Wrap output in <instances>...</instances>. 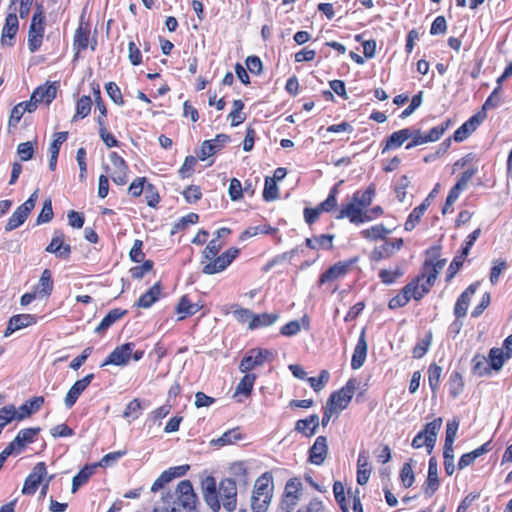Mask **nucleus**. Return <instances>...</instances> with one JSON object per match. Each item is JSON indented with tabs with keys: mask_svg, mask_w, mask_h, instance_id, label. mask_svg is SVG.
Listing matches in <instances>:
<instances>
[{
	"mask_svg": "<svg viewBox=\"0 0 512 512\" xmlns=\"http://www.w3.org/2000/svg\"><path fill=\"white\" fill-rule=\"evenodd\" d=\"M173 495L176 505L182 507L185 512H199V498L190 480H181L177 484Z\"/></svg>",
	"mask_w": 512,
	"mask_h": 512,
	"instance_id": "obj_1",
	"label": "nucleus"
},
{
	"mask_svg": "<svg viewBox=\"0 0 512 512\" xmlns=\"http://www.w3.org/2000/svg\"><path fill=\"white\" fill-rule=\"evenodd\" d=\"M220 504L227 512H233L237 506V485L231 477L222 479L219 483Z\"/></svg>",
	"mask_w": 512,
	"mask_h": 512,
	"instance_id": "obj_2",
	"label": "nucleus"
},
{
	"mask_svg": "<svg viewBox=\"0 0 512 512\" xmlns=\"http://www.w3.org/2000/svg\"><path fill=\"white\" fill-rule=\"evenodd\" d=\"M273 360V353L267 349L256 348L248 352L240 362L239 370L247 373L259 366H263L266 361Z\"/></svg>",
	"mask_w": 512,
	"mask_h": 512,
	"instance_id": "obj_3",
	"label": "nucleus"
},
{
	"mask_svg": "<svg viewBox=\"0 0 512 512\" xmlns=\"http://www.w3.org/2000/svg\"><path fill=\"white\" fill-rule=\"evenodd\" d=\"M238 254V248H229L220 256H216L213 259H208L207 261L209 262L203 267L202 272L206 275H213L222 272L231 264V262L238 256Z\"/></svg>",
	"mask_w": 512,
	"mask_h": 512,
	"instance_id": "obj_4",
	"label": "nucleus"
},
{
	"mask_svg": "<svg viewBox=\"0 0 512 512\" xmlns=\"http://www.w3.org/2000/svg\"><path fill=\"white\" fill-rule=\"evenodd\" d=\"M202 496L207 506L213 511L218 512L221 509L219 500V485L213 476H206L201 481Z\"/></svg>",
	"mask_w": 512,
	"mask_h": 512,
	"instance_id": "obj_5",
	"label": "nucleus"
},
{
	"mask_svg": "<svg viewBox=\"0 0 512 512\" xmlns=\"http://www.w3.org/2000/svg\"><path fill=\"white\" fill-rule=\"evenodd\" d=\"M355 381L353 379H350L347 381L345 386H343L340 390L333 392L327 403L331 405V407H334L335 410H343L345 409L349 402L351 401L354 393H355Z\"/></svg>",
	"mask_w": 512,
	"mask_h": 512,
	"instance_id": "obj_6",
	"label": "nucleus"
},
{
	"mask_svg": "<svg viewBox=\"0 0 512 512\" xmlns=\"http://www.w3.org/2000/svg\"><path fill=\"white\" fill-rule=\"evenodd\" d=\"M135 344L132 342H128L125 344H122L120 346H117L104 360V362L101 364V367L107 366V365H117V366H123L126 365L132 355V351L134 350Z\"/></svg>",
	"mask_w": 512,
	"mask_h": 512,
	"instance_id": "obj_7",
	"label": "nucleus"
},
{
	"mask_svg": "<svg viewBox=\"0 0 512 512\" xmlns=\"http://www.w3.org/2000/svg\"><path fill=\"white\" fill-rule=\"evenodd\" d=\"M47 474L46 465L44 462L37 463L31 473L26 477L22 493L24 495H33L41 483L43 477Z\"/></svg>",
	"mask_w": 512,
	"mask_h": 512,
	"instance_id": "obj_8",
	"label": "nucleus"
},
{
	"mask_svg": "<svg viewBox=\"0 0 512 512\" xmlns=\"http://www.w3.org/2000/svg\"><path fill=\"white\" fill-rule=\"evenodd\" d=\"M109 159L114 167L111 172L112 181L117 185H125L128 181V165L116 152H111Z\"/></svg>",
	"mask_w": 512,
	"mask_h": 512,
	"instance_id": "obj_9",
	"label": "nucleus"
},
{
	"mask_svg": "<svg viewBox=\"0 0 512 512\" xmlns=\"http://www.w3.org/2000/svg\"><path fill=\"white\" fill-rule=\"evenodd\" d=\"M485 118L486 113L484 112H478L477 114L473 115L454 132V140L456 142L464 141L477 129V127L484 121Z\"/></svg>",
	"mask_w": 512,
	"mask_h": 512,
	"instance_id": "obj_10",
	"label": "nucleus"
},
{
	"mask_svg": "<svg viewBox=\"0 0 512 512\" xmlns=\"http://www.w3.org/2000/svg\"><path fill=\"white\" fill-rule=\"evenodd\" d=\"M229 140L230 137L226 134H218L212 140H205L201 145L198 158L201 161L206 160L208 157L214 155L217 151L221 150L222 147L229 142Z\"/></svg>",
	"mask_w": 512,
	"mask_h": 512,
	"instance_id": "obj_11",
	"label": "nucleus"
},
{
	"mask_svg": "<svg viewBox=\"0 0 512 512\" xmlns=\"http://www.w3.org/2000/svg\"><path fill=\"white\" fill-rule=\"evenodd\" d=\"M403 246V239L398 238L393 241H385L380 246H377L371 252V260L380 261L382 259L390 258L396 251H399Z\"/></svg>",
	"mask_w": 512,
	"mask_h": 512,
	"instance_id": "obj_12",
	"label": "nucleus"
},
{
	"mask_svg": "<svg viewBox=\"0 0 512 512\" xmlns=\"http://www.w3.org/2000/svg\"><path fill=\"white\" fill-rule=\"evenodd\" d=\"M478 287L479 282L472 283L458 297L454 306V315L457 319H461L466 316L471 298L476 293Z\"/></svg>",
	"mask_w": 512,
	"mask_h": 512,
	"instance_id": "obj_13",
	"label": "nucleus"
},
{
	"mask_svg": "<svg viewBox=\"0 0 512 512\" xmlns=\"http://www.w3.org/2000/svg\"><path fill=\"white\" fill-rule=\"evenodd\" d=\"M348 218L351 223L359 224L371 220L366 213L363 212L361 207L357 206L355 202H350L346 205H342L337 219Z\"/></svg>",
	"mask_w": 512,
	"mask_h": 512,
	"instance_id": "obj_14",
	"label": "nucleus"
},
{
	"mask_svg": "<svg viewBox=\"0 0 512 512\" xmlns=\"http://www.w3.org/2000/svg\"><path fill=\"white\" fill-rule=\"evenodd\" d=\"M367 351H368V344L366 341V329L363 328L359 338L358 342L354 348V352L351 359V367L354 370L360 369L366 360L367 357Z\"/></svg>",
	"mask_w": 512,
	"mask_h": 512,
	"instance_id": "obj_15",
	"label": "nucleus"
},
{
	"mask_svg": "<svg viewBox=\"0 0 512 512\" xmlns=\"http://www.w3.org/2000/svg\"><path fill=\"white\" fill-rule=\"evenodd\" d=\"M328 454L327 438L318 436L309 449V461L315 465H322Z\"/></svg>",
	"mask_w": 512,
	"mask_h": 512,
	"instance_id": "obj_16",
	"label": "nucleus"
},
{
	"mask_svg": "<svg viewBox=\"0 0 512 512\" xmlns=\"http://www.w3.org/2000/svg\"><path fill=\"white\" fill-rule=\"evenodd\" d=\"M94 378V374H88L84 378L77 380L66 394L64 403L67 408H71L77 401L81 393L89 386Z\"/></svg>",
	"mask_w": 512,
	"mask_h": 512,
	"instance_id": "obj_17",
	"label": "nucleus"
},
{
	"mask_svg": "<svg viewBox=\"0 0 512 512\" xmlns=\"http://www.w3.org/2000/svg\"><path fill=\"white\" fill-rule=\"evenodd\" d=\"M36 323V318L31 314H18L10 318L4 336L9 337L15 331Z\"/></svg>",
	"mask_w": 512,
	"mask_h": 512,
	"instance_id": "obj_18",
	"label": "nucleus"
},
{
	"mask_svg": "<svg viewBox=\"0 0 512 512\" xmlns=\"http://www.w3.org/2000/svg\"><path fill=\"white\" fill-rule=\"evenodd\" d=\"M438 478V465L436 458L432 457L429 460L428 476L424 486V492L428 497H431L439 488Z\"/></svg>",
	"mask_w": 512,
	"mask_h": 512,
	"instance_id": "obj_19",
	"label": "nucleus"
},
{
	"mask_svg": "<svg viewBox=\"0 0 512 512\" xmlns=\"http://www.w3.org/2000/svg\"><path fill=\"white\" fill-rule=\"evenodd\" d=\"M356 260L355 258L348 262H338L334 264L320 276V283L323 284L344 276L348 272L350 265Z\"/></svg>",
	"mask_w": 512,
	"mask_h": 512,
	"instance_id": "obj_20",
	"label": "nucleus"
},
{
	"mask_svg": "<svg viewBox=\"0 0 512 512\" xmlns=\"http://www.w3.org/2000/svg\"><path fill=\"white\" fill-rule=\"evenodd\" d=\"M57 88L58 86L56 82L49 85L39 86L32 93L31 100L35 102L36 105L40 102H46L49 104L53 99H55Z\"/></svg>",
	"mask_w": 512,
	"mask_h": 512,
	"instance_id": "obj_21",
	"label": "nucleus"
},
{
	"mask_svg": "<svg viewBox=\"0 0 512 512\" xmlns=\"http://www.w3.org/2000/svg\"><path fill=\"white\" fill-rule=\"evenodd\" d=\"M371 470L368 454L365 451L360 452L357 460V483L359 485H365L368 482Z\"/></svg>",
	"mask_w": 512,
	"mask_h": 512,
	"instance_id": "obj_22",
	"label": "nucleus"
},
{
	"mask_svg": "<svg viewBox=\"0 0 512 512\" xmlns=\"http://www.w3.org/2000/svg\"><path fill=\"white\" fill-rule=\"evenodd\" d=\"M68 138V132H57L54 134V139L49 147L50 159H49V168L54 171L57 164V159L60 152V147L63 142H65Z\"/></svg>",
	"mask_w": 512,
	"mask_h": 512,
	"instance_id": "obj_23",
	"label": "nucleus"
},
{
	"mask_svg": "<svg viewBox=\"0 0 512 512\" xmlns=\"http://www.w3.org/2000/svg\"><path fill=\"white\" fill-rule=\"evenodd\" d=\"M18 31V18L15 13H9L6 17L4 27L2 29V42L7 45H12L11 40L15 37Z\"/></svg>",
	"mask_w": 512,
	"mask_h": 512,
	"instance_id": "obj_24",
	"label": "nucleus"
},
{
	"mask_svg": "<svg viewBox=\"0 0 512 512\" xmlns=\"http://www.w3.org/2000/svg\"><path fill=\"white\" fill-rule=\"evenodd\" d=\"M441 425L442 418L439 417L427 423L421 431L425 438H428V454H431L433 451Z\"/></svg>",
	"mask_w": 512,
	"mask_h": 512,
	"instance_id": "obj_25",
	"label": "nucleus"
},
{
	"mask_svg": "<svg viewBox=\"0 0 512 512\" xmlns=\"http://www.w3.org/2000/svg\"><path fill=\"white\" fill-rule=\"evenodd\" d=\"M30 213L31 211L27 206L21 204L8 219L5 225V231H12L21 226L26 221Z\"/></svg>",
	"mask_w": 512,
	"mask_h": 512,
	"instance_id": "obj_26",
	"label": "nucleus"
},
{
	"mask_svg": "<svg viewBox=\"0 0 512 512\" xmlns=\"http://www.w3.org/2000/svg\"><path fill=\"white\" fill-rule=\"evenodd\" d=\"M89 35H90V29L88 24L80 23L79 27L75 31L74 35V49H76L75 58L76 59L79 55L80 50H84L88 47L89 43Z\"/></svg>",
	"mask_w": 512,
	"mask_h": 512,
	"instance_id": "obj_27",
	"label": "nucleus"
},
{
	"mask_svg": "<svg viewBox=\"0 0 512 512\" xmlns=\"http://www.w3.org/2000/svg\"><path fill=\"white\" fill-rule=\"evenodd\" d=\"M490 450H491V442L488 441V442L484 443L482 446H480L479 448L473 450L472 452L463 454L459 459L458 468L460 470H462V469L468 467L475 461L476 458L489 452Z\"/></svg>",
	"mask_w": 512,
	"mask_h": 512,
	"instance_id": "obj_28",
	"label": "nucleus"
},
{
	"mask_svg": "<svg viewBox=\"0 0 512 512\" xmlns=\"http://www.w3.org/2000/svg\"><path fill=\"white\" fill-rule=\"evenodd\" d=\"M412 136V131L408 128L401 129L392 133L387 141L386 145L382 150V153H385L389 149L400 147L406 140H408Z\"/></svg>",
	"mask_w": 512,
	"mask_h": 512,
	"instance_id": "obj_29",
	"label": "nucleus"
},
{
	"mask_svg": "<svg viewBox=\"0 0 512 512\" xmlns=\"http://www.w3.org/2000/svg\"><path fill=\"white\" fill-rule=\"evenodd\" d=\"M161 294V285L160 283H155L147 292H145L138 299L136 306L140 308H149L151 307L158 299Z\"/></svg>",
	"mask_w": 512,
	"mask_h": 512,
	"instance_id": "obj_30",
	"label": "nucleus"
},
{
	"mask_svg": "<svg viewBox=\"0 0 512 512\" xmlns=\"http://www.w3.org/2000/svg\"><path fill=\"white\" fill-rule=\"evenodd\" d=\"M127 310H122L119 308L113 309L107 313V315L102 319L99 325L95 328L94 332L98 334H103L111 325H113L117 320L126 315Z\"/></svg>",
	"mask_w": 512,
	"mask_h": 512,
	"instance_id": "obj_31",
	"label": "nucleus"
},
{
	"mask_svg": "<svg viewBox=\"0 0 512 512\" xmlns=\"http://www.w3.org/2000/svg\"><path fill=\"white\" fill-rule=\"evenodd\" d=\"M153 512H182L176 505V500L171 492H166L155 504Z\"/></svg>",
	"mask_w": 512,
	"mask_h": 512,
	"instance_id": "obj_32",
	"label": "nucleus"
},
{
	"mask_svg": "<svg viewBox=\"0 0 512 512\" xmlns=\"http://www.w3.org/2000/svg\"><path fill=\"white\" fill-rule=\"evenodd\" d=\"M271 495L252 492L250 499V507L252 512H266L272 500Z\"/></svg>",
	"mask_w": 512,
	"mask_h": 512,
	"instance_id": "obj_33",
	"label": "nucleus"
},
{
	"mask_svg": "<svg viewBox=\"0 0 512 512\" xmlns=\"http://www.w3.org/2000/svg\"><path fill=\"white\" fill-rule=\"evenodd\" d=\"M429 205V198H426L419 206L413 209L404 225L406 231H411L416 227Z\"/></svg>",
	"mask_w": 512,
	"mask_h": 512,
	"instance_id": "obj_34",
	"label": "nucleus"
},
{
	"mask_svg": "<svg viewBox=\"0 0 512 512\" xmlns=\"http://www.w3.org/2000/svg\"><path fill=\"white\" fill-rule=\"evenodd\" d=\"M376 194V188L374 184H371L364 192H355L352 197V201L357 204V206L364 208L368 207Z\"/></svg>",
	"mask_w": 512,
	"mask_h": 512,
	"instance_id": "obj_35",
	"label": "nucleus"
},
{
	"mask_svg": "<svg viewBox=\"0 0 512 512\" xmlns=\"http://www.w3.org/2000/svg\"><path fill=\"white\" fill-rule=\"evenodd\" d=\"M44 403L43 397H35L19 407L17 419L22 420L37 411Z\"/></svg>",
	"mask_w": 512,
	"mask_h": 512,
	"instance_id": "obj_36",
	"label": "nucleus"
},
{
	"mask_svg": "<svg viewBox=\"0 0 512 512\" xmlns=\"http://www.w3.org/2000/svg\"><path fill=\"white\" fill-rule=\"evenodd\" d=\"M44 27H29L28 31V49L31 53L36 52L41 44L43 39Z\"/></svg>",
	"mask_w": 512,
	"mask_h": 512,
	"instance_id": "obj_37",
	"label": "nucleus"
},
{
	"mask_svg": "<svg viewBox=\"0 0 512 512\" xmlns=\"http://www.w3.org/2000/svg\"><path fill=\"white\" fill-rule=\"evenodd\" d=\"M278 318H279V315L277 313H273V314L263 313V314H258V315L254 314V317L248 324V328L253 330L258 327L270 326L273 323H275Z\"/></svg>",
	"mask_w": 512,
	"mask_h": 512,
	"instance_id": "obj_38",
	"label": "nucleus"
},
{
	"mask_svg": "<svg viewBox=\"0 0 512 512\" xmlns=\"http://www.w3.org/2000/svg\"><path fill=\"white\" fill-rule=\"evenodd\" d=\"M53 290L52 274L49 269H45L39 279V283L36 287V293L38 295L49 296Z\"/></svg>",
	"mask_w": 512,
	"mask_h": 512,
	"instance_id": "obj_39",
	"label": "nucleus"
},
{
	"mask_svg": "<svg viewBox=\"0 0 512 512\" xmlns=\"http://www.w3.org/2000/svg\"><path fill=\"white\" fill-rule=\"evenodd\" d=\"M391 233V230L386 228L382 224H378L372 226L371 228L365 229L361 231V235L365 239H369L372 241H376L379 239H385L388 234Z\"/></svg>",
	"mask_w": 512,
	"mask_h": 512,
	"instance_id": "obj_40",
	"label": "nucleus"
},
{
	"mask_svg": "<svg viewBox=\"0 0 512 512\" xmlns=\"http://www.w3.org/2000/svg\"><path fill=\"white\" fill-rule=\"evenodd\" d=\"M37 108L35 102H33L31 99L29 101L21 102L18 105H16L10 116V123H18L25 112H33Z\"/></svg>",
	"mask_w": 512,
	"mask_h": 512,
	"instance_id": "obj_41",
	"label": "nucleus"
},
{
	"mask_svg": "<svg viewBox=\"0 0 512 512\" xmlns=\"http://www.w3.org/2000/svg\"><path fill=\"white\" fill-rule=\"evenodd\" d=\"M445 264V259H440L436 261H434L433 259L426 260L423 264L422 272L419 276L422 278V280H424L426 274H435V278L437 279L438 275L443 270Z\"/></svg>",
	"mask_w": 512,
	"mask_h": 512,
	"instance_id": "obj_42",
	"label": "nucleus"
},
{
	"mask_svg": "<svg viewBox=\"0 0 512 512\" xmlns=\"http://www.w3.org/2000/svg\"><path fill=\"white\" fill-rule=\"evenodd\" d=\"M472 371L478 376H487L491 374V368L488 359L483 355H475L472 359Z\"/></svg>",
	"mask_w": 512,
	"mask_h": 512,
	"instance_id": "obj_43",
	"label": "nucleus"
},
{
	"mask_svg": "<svg viewBox=\"0 0 512 512\" xmlns=\"http://www.w3.org/2000/svg\"><path fill=\"white\" fill-rule=\"evenodd\" d=\"M253 492L273 496L272 476L266 472L262 476L258 477L255 481Z\"/></svg>",
	"mask_w": 512,
	"mask_h": 512,
	"instance_id": "obj_44",
	"label": "nucleus"
},
{
	"mask_svg": "<svg viewBox=\"0 0 512 512\" xmlns=\"http://www.w3.org/2000/svg\"><path fill=\"white\" fill-rule=\"evenodd\" d=\"M97 465L94 466H85L83 469H81L77 475H75L72 479V492L75 493L79 487L84 485L88 479L92 476L94 473V470Z\"/></svg>",
	"mask_w": 512,
	"mask_h": 512,
	"instance_id": "obj_45",
	"label": "nucleus"
},
{
	"mask_svg": "<svg viewBox=\"0 0 512 512\" xmlns=\"http://www.w3.org/2000/svg\"><path fill=\"white\" fill-rule=\"evenodd\" d=\"M507 359L508 358H506V355L502 351V349H500V348L490 349L489 355H488V363H489V366L491 369H493L495 371H499L503 367V365Z\"/></svg>",
	"mask_w": 512,
	"mask_h": 512,
	"instance_id": "obj_46",
	"label": "nucleus"
},
{
	"mask_svg": "<svg viewBox=\"0 0 512 512\" xmlns=\"http://www.w3.org/2000/svg\"><path fill=\"white\" fill-rule=\"evenodd\" d=\"M255 380H256V375L247 372L242 377L240 382L237 384L235 395L242 394L244 396H249L252 392Z\"/></svg>",
	"mask_w": 512,
	"mask_h": 512,
	"instance_id": "obj_47",
	"label": "nucleus"
},
{
	"mask_svg": "<svg viewBox=\"0 0 512 512\" xmlns=\"http://www.w3.org/2000/svg\"><path fill=\"white\" fill-rule=\"evenodd\" d=\"M230 474L233 476L231 479L235 480V483L239 485H247V470L243 462H235L230 466Z\"/></svg>",
	"mask_w": 512,
	"mask_h": 512,
	"instance_id": "obj_48",
	"label": "nucleus"
},
{
	"mask_svg": "<svg viewBox=\"0 0 512 512\" xmlns=\"http://www.w3.org/2000/svg\"><path fill=\"white\" fill-rule=\"evenodd\" d=\"M242 439V434L239 428H233L223 433L218 439L213 440L212 443L217 446H225L228 444H233L238 440Z\"/></svg>",
	"mask_w": 512,
	"mask_h": 512,
	"instance_id": "obj_49",
	"label": "nucleus"
},
{
	"mask_svg": "<svg viewBox=\"0 0 512 512\" xmlns=\"http://www.w3.org/2000/svg\"><path fill=\"white\" fill-rule=\"evenodd\" d=\"M424 279V282L421 283L420 281L419 283H417V291L416 294L414 295V299L417 301L421 300L424 297V295L430 291L431 287L434 285L436 281L435 274H426Z\"/></svg>",
	"mask_w": 512,
	"mask_h": 512,
	"instance_id": "obj_50",
	"label": "nucleus"
},
{
	"mask_svg": "<svg viewBox=\"0 0 512 512\" xmlns=\"http://www.w3.org/2000/svg\"><path fill=\"white\" fill-rule=\"evenodd\" d=\"M92 106V100L90 96H82L78 101L76 105V114L73 117V121H75L77 118H84L89 115L91 111Z\"/></svg>",
	"mask_w": 512,
	"mask_h": 512,
	"instance_id": "obj_51",
	"label": "nucleus"
},
{
	"mask_svg": "<svg viewBox=\"0 0 512 512\" xmlns=\"http://www.w3.org/2000/svg\"><path fill=\"white\" fill-rule=\"evenodd\" d=\"M463 391V379L459 372H453L449 379V393L457 398Z\"/></svg>",
	"mask_w": 512,
	"mask_h": 512,
	"instance_id": "obj_52",
	"label": "nucleus"
},
{
	"mask_svg": "<svg viewBox=\"0 0 512 512\" xmlns=\"http://www.w3.org/2000/svg\"><path fill=\"white\" fill-rule=\"evenodd\" d=\"M338 184L333 186L325 201L318 205L321 212H330L337 206Z\"/></svg>",
	"mask_w": 512,
	"mask_h": 512,
	"instance_id": "obj_53",
	"label": "nucleus"
},
{
	"mask_svg": "<svg viewBox=\"0 0 512 512\" xmlns=\"http://www.w3.org/2000/svg\"><path fill=\"white\" fill-rule=\"evenodd\" d=\"M442 374V367L437 364H431L428 368V383L433 392H435L439 386L440 378Z\"/></svg>",
	"mask_w": 512,
	"mask_h": 512,
	"instance_id": "obj_54",
	"label": "nucleus"
},
{
	"mask_svg": "<svg viewBox=\"0 0 512 512\" xmlns=\"http://www.w3.org/2000/svg\"><path fill=\"white\" fill-rule=\"evenodd\" d=\"M300 500V495H292L289 493H283L280 501L279 508L281 512H291L297 506Z\"/></svg>",
	"mask_w": 512,
	"mask_h": 512,
	"instance_id": "obj_55",
	"label": "nucleus"
},
{
	"mask_svg": "<svg viewBox=\"0 0 512 512\" xmlns=\"http://www.w3.org/2000/svg\"><path fill=\"white\" fill-rule=\"evenodd\" d=\"M263 198L266 201H273L278 198V187L275 179L266 177L265 186L263 190Z\"/></svg>",
	"mask_w": 512,
	"mask_h": 512,
	"instance_id": "obj_56",
	"label": "nucleus"
},
{
	"mask_svg": "<svg viewBox=\"0 0 512 512\" xmlns=\"http://www.w3.org/2000/svg\"><path fill=\"white\" fill-rule=\"evenodd\" d=\"M403 275L404 271L400 267H397L394 271L382 269L379 272V278L386 285L393 284L398 278L402 277Z\"/></svg>",
	"mask_w": 512,
	"mask_h": 512,
	"instance_id": "obj_57",
	"label": "nucleus"
},
{
	"mask_svg": "<svg viewBox=\"0 0 512 512\" xmlns=\"http://www.w3.org/2000/svg\"><path fill=\"white\" fill-rule=\"evenodd\" d=\"M52 202L50 199L44 201L43 207L37 217L36 224L41 225L50 222L53 219Z\"/></svg>",
	"mask_w": 512,
	"mask_h": 512,
	"instance_id": "obj_58",
	"label": "nucleus"
},
{
	"mask_svg": "<svg viewBox=\"0 0 512 512\" xmlns=\"http://www.w3.org/2000/svg\"><path fill=\"white\" fill-rule=\"evenodd\" d=\"M451 120H446L442 124L433 127L427 134H425L426 142H435L441 138L445 130L449 127Z\"/></svg>",
	"mask_w": 512,
	"mask_h": 512,
	"instance_id": "obj_59",
	"label": "nucleus"
},
{
	"mask_svg": "<svg viewBox=\"0 0 512 512\" xmlns=\"http://www.w3.org/2000/svg\"><path fill=\"white\" fill-rule=\"evenodd\" d=\"M458 427L459 422L455 419L447 423L444 447H448V449L453 447Z\"/></svg>",
	"mask_w": 512,
	"mask_h": 512,
	"instance_id": "obj_60",
	"label": "nucleus"
},
{
	"mask_svg": "<svg viewBox=\"0 0 512 512\" xmlns=\"http://www.w3.org/2000/svg\"><path fill=\"white\" fill-rule=\"evenodd\" d=\"M221 248L222 244L219 243L217 239H212L202 252L203 260L201 262L204 263V261L216 257Z\"/></svg>",
	"mask_w": 512,
	"mask_h": 512,
	"instance_id": "obj_61",
	"label": "nucleus"
},
{
	"mask_svg": "<svg viewBox=\"0 0 512 512\" xmlns=\"http://www.w3.org/2000/svg\"><path fill=\"white\" fill-rule=\"evenodd\" d=\"M17 411L13 405L5 406L0 409V429L10 423L13 419H17Z\"/></svg>",
	"mask_w": 512,
	"mask_h": 512,
	"instance_id": "obj_62",
	"label": "nucleus"
},
{
	"mask_svg": "<svg viewBox=\"0 0 512 512\" xmlns=\"http://www.w3.org/2000/svg\"><path fill=\"white\" fill-rule=\"evenodd\" d=\"M400 479L406 488H409L413 485L415 477L410 463L403 464L400 471Z\"/></svg>",
	"mask_w": 512,
	"mask_h": 512,
	"instance_id": "obj_63",
	"label": "nucleus"
},
{
	"mask_svg": "<svg viewBox=\"0 0 512 512\" xmlns=\"http://www.w3.org/2000/svg\"><path fill=\"white\" fill-rule=\"evenodd\" d=\"M329 377H330L329 372L327 370H322L320 372V375L318 378L310 377V378H308V382H309L310 386L314 389V391L319 392L320 390L323 389L324 385L328 382Z\"/></svg>",
	"mask_w": 512,
	"mask_h": 512,
	"instance_id": "obj_64",
	"label": "nucleus"
}]
</instances>
